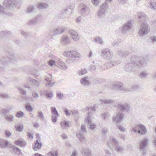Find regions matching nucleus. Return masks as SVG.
Returning <instances> with one entry per match:
<instances>
[{
    "instance_id": "nucleus-25",
    "label": "nucleus",
    "mask_w": 156,
    "mask_h": 156,
    "mask_svg": "<svg viewBox=\"0 0 156 156\" xmlns=\"http://www.w3.org/2000/svg\"><path fill=\"white\" fill-rule=\"evenodd\" d=\"M9 142L3 139L0 138V148H5L7 147Z\"/></svg>"
},
{
    "instance_id": "nucleus-21",
    "label": "nucleus",
    "mask_w": 156,
    "mask_h": 156,
    "mask_svg": "<svg viewBox=\"0 0 156 156\" xmlns=\"http://www.w3.org/2000/svg\"><path fill=\"white\" fill-rule=\"evenodd\" d=\"M73 11L72 8L67 7L64 9L62 13L65 17L67 18L70 16Z\"/></svg>"
},
{
    "instance_id": "nucleus-36",
    "label": "nucleus",
    "mask_w": 156,
    "mask_h": 156,
    "mask_svg": "<svg viewBox=\"0 0 156 156\" xmlns=\"http://www.w3.org/2000/svg\"><path fill=\"white\" fill-rule=\"evenodd\" d=\"M48 5L46 3L41 2L38 4V8L41 9H45L48 8Z\"/></svg>"
},
{
    "instance_id": "nucleus-10",
    "label": "nucleus",
    "mask_w": 156,
    "mask_h": 156,
    "mask_svg": "<svg viewBox=\"0 0 156 156\" xmlns=\"http://www.w3.org/2000/svg\"><path fill=\"white\" fill-rule=\"evenodd\" d=\"M124 115L121 112L117 111L115 114H114L112 117V120L118 123L123 119Z\"/></svg>"
},
{
    "instance_id": "nucleus-34",
    "label": "nucleus",
    "mask_w": 156,
    "mask_h": 156,
    "mask_svg": "<svg viewBox=\"0 0 156 156\" xmlns=\"http://www.w3.org/2000/svg\"><path fill=\"white\" fill-rule=\"evenodd\" d=\"M70 113L75 117L74 119L76 122H77L79 119V113L76 110H73L70 112Z\"/></svg>"
},
{
    "instance_id": "nucleus-13",
    "label": "nucleus",
    "mask_w": 156,
    "mask_h": 156,
    "mask_svg": "<svg viewBox=\"0 0 156 156\" xmlns=\"http://www.w3.org/2000/svg\"><path fill=\"white\" fill-rule=\"evenodd\" d=\"M132 23L131 21H129L125 24L121 28V32L125 34L127 31H129L132 26Z\"/></svg>"
},
{
    "instance_id": "nucleus-61",
    "label": "nucleus",
    "mask_w": 156,
    "mask_h": 156,
    "mask_svg": "<svg viewBox=\"0 0 156 156\" xmlns=\"http://www.w3.org/2000/svg\"><path fill=\"white\" fill-rule=\"evenodd\" d=\"M18 89L20 92V93L21 94H23V95L26 94V91L25 90H24L22 88L19 87L18 88Z\"/></svg>"
},
{
    "instance_id": "nucleus-22",
    "label": "nucleus",
    "mask_w": 156,
    "mask_h": 156,
    "mask_svg": "<svg viewBox=\"0 0 156 156\" xmlns=\"http://www.w3.org/2000/svg\"><path fill=\"white\" fill-rule=\"evenodd\" d=\"M100 101L102 102L104 104H110L113 107H116L115 105L116 102L114 100L111 99H102L100 100Z\"/></svg>"
},
{
    "instance_id": "nucleus-32",
    "label": "nucleus",
    "mask_w": 156,
    "mask_h": 156,
    "mask_svg": "<svg viewBox=\"0 0 156 156\" xmlns=\"http://www.w3.org/2000/svg\"><path fill=\"white\" fill-rule=\"evenodd\" d=\"M65 28L59 27L55 29L53 31V35L60 34L62 33L65 30Z\"/></svg>"
},
{
    "instance_id": "nucleus-63",
    "label": "nucleus",
    "mask_w": 156,
    "mask_h": 156,
    "mask_svg": "<svg viewBox=\"0 0 156 156\" xmlns=\"http://www.w3.org/2000/svg\"><path fill=\"white\" fill-rule=\"evenodd\" d=\"M76 22L78 23H82V21L81 20V16H80L76 18Z\"/></svg>"
},
{
    "instance_id": "nucleus-50",
    "label": "nucleus",
    "mask_w": 156,
    "mask_h": 156,
    "mask_svg": "<svg viewBox=\"0 0 156 156\" xmlns=\"http://www.w3.org/2000/svg\"><path fill=\"white\" fill-rule=\"evenodd\" d=\"M34 7L32 5L28 6L27 9V13H30L34 10Z\"/></svg>"
},
{
    "instance_id": "nucleus-26",
    "label": "nucleus",
    "mask_w": 156,
    "mask_h": 156,
    "mask_svg": "<svg viewBox=\"0 0 156 156\" xmlns=\"http://www.w3.org/2000/svg\"><path fill=\"white\" fill-rule=\"evenodd\" d=\"M72 39L75 41H77L79 40L80 37L78 33L76 31L71 30L70 32Z\"/></svg>"
},
{
    "instance_id": "nucleus-40",
    "label": "nucleus",
    "mask_w": 156,
    "mask_h": 156,
    "mask_svg": "<svg viewBox=\"0 0 156 156\" xmlns=\"http://www.w3.org/2000/svg\"><path fill=\"white\" fill-rule=\"evenodd\" d=\"M87 69L83 68L78 70L77 72V73L79 76H81L86 74L87 73Z\"/></svg>"
},
{
    "instance_id": "nucleus-28",
    "label": "nucleus",
    "mask_w": 156,
    "mask_h": 156,
    "mask_svg": "<svg viewBox=\"0 0 156 156\" xmlns=\"http://www.w3.org/2000/svg\"><path fill=\"white\" fill-rule=\"evenodd\" d=\"M15 144L17 145H20L22 147H24L26 145V142L23 139H19L14 142Z\"/></svg>"
},
{
    "instance_id": "nucleus-41",
    "label": "nucleus",
    "mask_w": 156,
    "mask_h": 156,
    "mask_svg": "<svg viewBox=\"0 0 156 156\" xmlns=\"http://www.w3.org/2000/svg\"><path fill=\"white\" fill-rule=\"evenodd\" d=\"M5 117L6 120L8 122H11L13 120L14 116L12 115H5Z\"/></svg>"
},
{
    "instance_id": "nucleus-19",
    "label": "nucleus",
    "mask_w": 156,
    "mask_h": 156,
    "mask_svg": "<svg viewBox=\"0 0 156 156\" xmlns=\"http://www.w3.org/2000/svg\"><path fill=\"white\" fill-rule=\"evenodd\" d=\"M27 81L30 82V84L34 87H37L39 86L40 84V82L31 78H28Z\"/></svg>"
},
{
    "instance_id": "nucleus-15",
    "label": "nucleus",
    "mask_w": 156,
    "mask_h": 156,
    "mask_svg": "<svg viewBox=\"0 0 156 156\" xmlns=\"http://www.w3.org/2000/svg\"><path fill=\"white\" fill-rule=\"evenodd\" d=\"M119 110L122 111H128L129 108L130 106L128 104L126 103L124 105L119 104L116 106Z\"/></svg>"
},
{
    "instance_id": "nucleus-64",
    "label": "nucleus",
    "mask_w": 156,
    "mask_h": 156,
    "mask_svg": "<svg viewBox=\"0 0 156 156\" xmlns=\"http://www.w3.org/2000/svg\"><path fill=\"white\" fill-rule=\"evenodd\" d=\"M46 96L49 98H52L53 97V94L52 93H48L46 94Z\"/></svg>"
},
{
    "instance_id": "nucleus-17",
    "label": "nucleus",
    "mask_w": 156,
    "mask_h": 156,
    "mask_svg": "<svg viewBox=\"0 0 156 156\" xmlns=\"http://www.w3.org/2000/svg\"><path fill=\"white\" fill-rule=\"evenodd\" d=\"M149 139L146 137L142 139L140 143V151L145 149L148 144Z\"/></svg>"
},
{
    "instance_id": "nucleus-27",
    "label": "nucleus",
    "mask_w": 156,
    "mask_h": 156,
    "mask_svg": "<svg viewBox=\"0 0 156 156\" xmlns=\"http://www.w3.org/2000/svg\"><path fill=\"white\" fill-rule=\"evenodd\" d=\"M60 125L62 129H68L71 126V125L69 124V122L66 120L62 121L60 123Z\"/></svg>"
},
{
    "instance_id": "nucleus-24",
    "label": "nucleus",
    "mask_w": 156,
    "mask_h": 156,
    "mask_svg": "<svg viewBox=\"0 0 156 156\" xmlns=\"http://www.w3.org/2000/svg\"><path fill=\"white\" fill-rule=\"evenodd\" d=\"M61 43L62 44L64 45L69 44L70 43V39L68 36H63L62 37Z\"/></svg>"
},
{
    "instance_id": "nucleus-7",
    "label": "nucleus",
    "mask_w": 156,
    "mask_h": 156,
    "mask_svg": "<svg viewBox=\"0 0 156 156\" xmlns=\"http://www.w3.org/2000/svg\"><path fill=\"white\" fill-rule=\"evenodd\" d=\"M108 6V5L107 2L103 3L100 6L99 10L97 12V15L99 18L101 19L104 17Z\"/></svg>"
},
{
    "instance_id": "nucleus-14",
    "label": "nucleus",
    "mask_w": 156,
    "mask_h": 156,
    "mask_svg": "<svg viewBox=\"0 0 156 156\" xmlns=\"http://www.w3.org/2000/svg\"><path fill=\"white\" fill-rule=\"evenodd\" d=\"M138 21L140 23L146 22L147 16L146 14L141 12H138L137 14Z\"/></svg>"
},
{
    "instance_id": "nucleus-46",
    "label": "nucleus",
    "mask_w": 156,
    "mask_h": 156,
    "mask_svg": "<svg viewBox=\"0 0 156 156\" xmlns=\"http://www.w3.org/2000/svg\"><path fill=\"white\" fill-rule=\"evenodd\" d=\"M51 110L52 115H59V114L55 107H51Z\"/></svg>"
},
{
    "instance_id": "nucleus-60",
    "label": "nucleus",
    "mask_w": 156,
    "mask_h": 156,
    "mask_svg": "<svg viewBox=\"0 0 156 156\" xmlns=\"http://www.w3.org/2000/svg\"><path fill=\"white\" fill-rule=\"evenodd\" d=\"M58 116L57 115H52L51 120L53 122H55L57 121V117Z\"/></svg>"
},
{
    "instance_id": "nucleus-5",
    "label": "nucleus",
    "mask_w": 156,
    "mask_h": 156,
    "mask_svg": "<svg viewBox=\"0 0 156 156\" xmlns=\"http://www.w3.org/2000/svg\"><path fill=\"white\" fill-rule=\"evenodd\" d=\"M107 144L109 147H111L113 145H114L115 151L119 153H121L124 151L123 147L119 144V142L114 137H113L110 140H108Z\"/></svg>"
},
{
    "instance_id": "nucleus-35",
    "label": "nucleus",
    "mask_w": 156,
    "mask_h": 156,
    "mask_svg": "<svg viewBox=\"0 0 156 156\" xmlns=\"http://www.w3.org/2000/svg\"><path fill=\"white\" fill-rule=\"evenodd\" d=\"M11 149L13 152L15 153L16 155H20L21 153V150L17 147L13 146L11 147Z\"/></svg>"
},
{
    "instance_id": "nucleus-59",
    "label": "nucleus",
    "mask_w": 156,
    "mask_h": 156,
    "mask_svg": "<svg viewBox=\"0 0 156 156\" xmlns=\"http://www.w3.org/2000/svg\"><path fill=\"white\" fill-rule=\"evenodd\" d=\"M63 97V95L61 93L58 92L57 94V97L59 99H62Z\"/></svg>"
},
{
    "instance_id": "nucleus-16",
    "label": "nucleus",
    "mask_w": 156,
    "mask_h": 156,
    "mask_svg": "<svg viewBox=\"0 0 156 156\" xmlns=\"http://www.w3.org/2000/svg\"><path fill=\"white\" fill-rule=\"evenodd\" d=\"M90 113L89 112L87 116L85 119V122L90 125V129L91 130H93L96 128V126L95 124L91 123V119L90 115Z\"/></svg>"
},
{
    "instance_id": "nucleus-39",
    "label": "nucleus",
    "mask_w": 156,
    "mask_h": 156,
    "mask_svg": "<svg viewBox=\"0 0 156 156\" xmlns=\"http://www.w3.org/2000/svg\"><path fill=\"white\" fill-rule=\"evenodd\" d=\"M9 112V110L4 108H2L0 110V119L1 118V115H5Z\"/></svg>"
},
{
    "instance_id": "nucleus-62",
    "label": "nucleus",
    "mask_w": 156,
    "mask_h": 156,
    "mask_svg": "<svg viewBox=\"0 0 156 156\" xmlns=\"http://www.w3.org/2000/svg\"><path fill=\"white\" fill-rule=\"evenodd\" d=\"M117 128L122 131L124 132L125 131V128L120 125H118Z\"/></svg>"
},
{
    "instance_id": "nucleus-37",
    "label": "nucleus",
    "mask_w": 156,
    "mask_h": 156,
    "mask_svg": "<svg viewBox=\"0 0 156 156\" xmlns=\"http://www.w3.org/2000/svg\"><path fill=\"white\" fill-rule=\"evenodd\" d=\"M94 41L96 43L100 44L101 45L102 44L104 43L102 38L99 36L95 38Z\"/></svg>"
},
{
    "instance_id": "nucleus-23",
    "label": "nucleus",
    "mask_w": 156,
    "mask_h": 156,
    "mask_svg": "<svg viewBox=\"0 0 156 156\" xmlns=\"http://www.w3.org/2000/svg\"><path fill=\"white\" fill-rule=\"evenodd\" d=\"M80 83L82 85L85 86H87L90 84V83L89 80V78L85 76L82 78L80 81Z\"/></svg>"
},
{
    "instance_id": "nucleus-58",
    "label": "nucleus",
    "mask_w": 156,
    "mask_h": 156,
    "mask_svg": "<svg viewBox=\"0 0 156 156\" xmlns=\"http://www.w3.org/2000/svg\"><path fill=\"white\" fill-rule=\"evenodd\" d=\"M37 73V71L36 69H33L31 70L30 71V73L32 75H34L35 77L36 78V76L37 75H36V74Z\"/></svg>"
},
{
    "instance_id": "nucleus-8",
    "label": "nucleus",
    "mask_w": 156,
    "mask_h": 156,
    "mask_svg": "<svg viewBox=\"0 0 156 156\" xmlns=\"http://www.w3.org/2000/svg\"><path fill=\"white\" fill-rule=\"evenodd\" d=\"M64 55L67 58H79L80 57L79 53L75 51H65Z\"/></svg>"
},
{
    "instance_id": "nucleus-56",
    "label": "nucleus",
    "mask_w": 156,
    "mask_h": 156,
    "mask_svg": "<svg viewBox=\"0 0 156 156\" xmlns=\"http://www.w3.org/2000/svg\"><path fill=\"white\" fill-rule=\"evenodd\" d=\"M48 64L51 66H53L54 65L57 66L56 62L53 60H51L48 62Z\"/></svg>"
},
{
    "instance_id": "nucleus-57",
    "label": "nucleus",
    "mask_w": 156,
    "mask_h": 156,
    "mask_svg": "<svg viewBox=\"0 0 156 156\" xmlns=\"http://www.w3.org/2000/svg\"><path fill=\"white\" fill-rule=\"evenodd\" d=\"M4 133L6 136L7 137H9L11 135V132L9 131L8 130H5V131Z\"/></svg>"
},
{
    "instance_id": "nucleus-2",
    "label": "nucleus",
    "mask_w": 156,
    "mask_h": 156,
    "mask_svg": "<svg viewBox=\"0 0 156 156\" xmlns=\"http://www.w3.org/2000/svg\"><path fill=\"white\" fill-rule=\"evenodd\" d=\"M101 55L103 58L109 61L104 64V66L106 67H103L101 65L98 66V68L99 69L105 70L117 66L120 63V61L118 60L114 61L111 60L113 55L112 52L108 48L102 49L101 50Z\"/></svg>"
},
{
    "instance_id": "nucleus-51",
    "label": "nucleus",
    "mask_w": 156,
    "mask_h": 156,
    "mask_svg": "<svg viewBox=\"0 0 156 156\" xmlns=\"http://www.w3.org/2000/svg\"><path fill=\"white\" fill-rule=\"evenodd\" d=\"M24 115V113L22 111H20L16 113V116L17 118H21Z\"/></svg>"
},
{
    "instance_id": "nucleus-43",
    "label": "nucleus",
    "mask_w": 156,
    "mask_h": 156,
    "mask_svg": "<svg viewBox=\"0 0 156 156\" xmlns=\"http://www.w3.org/2000/svg\"><path fill=\"white\" fill-rule=\"evenodd\" d=\"M42 146V143H38L37 144L35 143L34 147H33L34 150L37 151L40 149Z\"/></svg>"
},
{
    "instance_id": "nucleus-33",
    "label": "nucleus",
    "mask_w": 156,
    "mask_h": 156,
    "mask_svg": "<svg viewBox=\"0 0 156 156\" xmlns=\"http://www.w3.org/2000/svg\"><path fill=\"white\" fill-rule=\"evenodd\" d=\"M150 0L151 2L148 4V6L152 9H156V0Z\"/></svg>"
},
{
    "instance_id": "nucleus-52",
    "label": "nucleus",
    "mask_w": 156,
    "mask_h": 156,
    "mask_svg": "<svg viewBox=\"0 0 156 156\" xmlns=\"http://www.w3.org/2000/svg\"><path fill=\"white\" fill-rule=\"evenodd\" d=\"M38 115L37 116L42 120H44V117L43 114V113L41 112L40 111L38 112L37 113Z\"/></svg>"
},
{
    "instance_id": "nucleus-54",
    "label": "nucleus",
    "mask_w": 156,
    "mask_h": 156,
    "mask_svg": "<svg viewBox=\"0 0 156 156\" xmlns=\"http://www.w3.org/2000/svg\"><path fill=\"white\" fill-rule=\"evenodd\" d=\"M109 115V114L108 112H105L101 115V116L104 119H105L106 117H108Z\"/></svg>"
},
{
    "instance_id": "nucleus-49",
    "label": "nucleus",
    "mask_w": 156,
    "mask_h": 156,
    "mask_svg": "<svg viewBox=\"0 0 156 156\" xmlns=\"http://www.w3.org/2000/svg\"><path fill=\"white\" fill-rule=\"evenodd\" d=\"M148 76V73L146 71H143L141 72L140 74V76L141 78H145Z\"/></svg>"
},
{
    "instance_id": "nucleus-12",
    "label": "nucleus",
    "mask_w": 156,
    "mask_h": 156,
    "mask_svg": "<svg viewBox=\"0 0 156 156\" xmlns=\"http://www.w3.org/2000/svg\"><path fill=\"white\" fill-rule=\"evenodd\" d=\"M79 8L80 13L82 15L88 12L90 10L89 7L83 3H81L79 5Z\"/></svg>"
},
{
    "instance_id": "nucleus-44",
    "label": "nucleus",
    "mask_w": 156,
    "mask_h": 156,
    "mask_svg": "<svg viewBox=\"0 0 156 156\" xmlns=\"http://www.w3.org/2000/svg\"><path fill=\"white\" fill-rule=\"evenodd\" d=\"M58 66L61 69L63 70H66L67 69V66L65 63L62 62L61 64H59V65Z\"/></svg>"
},
{
    "instance_id": "nucleus-1",
    "label": "nucleus",
    "mask_w": 156,
    "mask_h": 156,
    "mask_svg": "<svg viewBox=\"0 0 156 156\" xmlns=\"http://www.w3.org/2000/svg\"><path fill=\"white\" fill-rule=\"evenodd\" d=\"M130 62L126 64L124 67V70L127 72H133L137 71L139 69L146 67L149 59L147 56L139 57L136 55L133 56L131 58Z\"/></svg>"
},
{
    "instance_id": "nucleus-55",
    "label": "nucleus",
    "mask_w": 156,
    "mask_h": 156,
    "mask_svg": "<svg viewBox=\"0 0 156 156\" xmlns=\"http://www.w3.org/2000/svg\"><path fill=\"white\" fill-rule=\"evenodd\" d=\"M5 13V8L2 5H0V14H3Z\"/></svg>"
},
{
    "instance_id": "nucleus-42",
    "label": "nucleus",
    "mask_w": 156,
    "mask_h": 156,
    "mask_svg": "<svg viewBox=\"0 0 156 156\" xmlns=\"http://www.w3.org/2000/svg\"><path fill=\"white\" fill-rule=\"evenodd\" d=\"M46 156H58V152L56 151H50L46 154Z\"/></svg>"
},
{
    "instance_id": "nucleus-48",
    "label": "nucleus",
    "mask_w": 156,
    "mask_h": 156,
    "mask_svg": "<svg viewBox=\"0 0 156 156\" xmlns=\"http://www.w3.org/2000/svg\"><path fill=\"white\" fill-rule=\"evenodd\" d=\"M32 96L33 97V98L32 99L33 100L34 99L35 100H37L39 97L38 94L35 91L32 92Z\"/></svg>"
},
{
    "instance_id": "nucleus-47",
    "label": "nucleus",
    "mask_w": 156,
    "mask_h": 156,
    "mask_svg": "<svg viewBox=\"0 0 156 156\" xmlns=\"http://www.w3.org/2000/svg\"><path fill=\"white\" fill-rule=\"evenodd\" d=\"M0 97L5 99L8 98L10 96L7 94L5 93H0Z\"/></svg>"
},
{
    "instance_id": "nucleus-4",
    "label": "nucleus",
    "mask_w": 156,
    "mask_h": 156,
    "mask_svg": "<svg viewBox=\"0 0 156 156\" xmlns=\"http://www.w3.org/2000/svg\"><path fill=\"white\" fill-rule=\"evenodd\" d=\"M18 57L17 55L11 54L9 56L5 57L2 56L0 59V63L4 66L7 65L10 62L14 63L18 60Z\"/></svg>"
},
{
    "instance_id": "nucleus-30",
    "label": "nucleus",
    "mask_w": 156,
    "mask_h": 156,
    "mask_svg": "<svg viewBox=\"0 0 156 156\" xmlns=\"http://www.w3.org/2000/svg\"><path fill=\"white\" fill-rule=\"evenodd\" d=\"M41 17V15H38L36 18H34L28 21V23L29 25H34L37 23L38 21Z\"/></svg>"
},
{
    "instance_id": "nucleus-3",
    "label": "nucleus",
    "mask_w": 156,
    "mask_h": 156,
    "mask_svg": "<svg viewBox=\"0 0 156 156\" xmlns=\"http://www.w3.org/2000/svg\"><path fill=\"white\" fill-rule=\"evenodd\" d=\"M131 132L134 131L135 133L137 132L140 135H146L147 133V129L144 125L141 123L134 125L131 127Z\"/></svg>"
},
{
    "instance_id": "nucleus-11",
    "label": "nucleus",
    "mask_w": 156,
    "mask_h": 156,
    "mask_svg": "<svg viewBox=\"0 0 156 156\" xmlns=\"http://www.w3.org/2000/svg\"><path fill=\"white\" fill-rule=\"evenodd\" d=\"M3 4L4 6L7 8H11L18 5L19 2L16 0H5Z\"/></svg>"
},
{
    "instance_id": "nucleus-31",
    "label": "nucleus",
    "mask_w": 156,
    "mask_h": 156,
    "mask_svg": "<svg viewBox=\"0 0 156 156\" xmlns=\"http://www.w3.org/2000/svg\"><path fill=\"white\" fill-rule=\"evenodd\" d=\"M84 156H91V150L89 148L83 149L81 151Z\"/></svg>"
},
{
    "instance_id": "nucleus-38",
    "label": "nucleus",
    "mask_w": 156,
    "mask_h": 156,
    "mask_svg": "<svg viewBox=\"0 0 156 156\" xmlns=\"http://www.w3.org/2000/svg\"><path fill=\"white\" fill-rule=\"evenodd\" d=\"M138 87L137 85H133L130 88H126L124 89L125 92H131L136 89Z\"/></svg>"
},
{
    "instance_id": "nucleus-9",
    "label": "nucleus",
    "mask_w": 156,
    "mask_h": 156,
    "mask_svg": "<svg viewBox=\"0 0 156 156\" xmlns=\"http://www.w3.org/2000/svg\"><path fill=\"white\" fill-rule=\"evenodd\" d=\"M86 132V129L85 125L84 124H82L78 133L76 134L77 136L82 142L83 143L84 141V133H85Z\"/></svg>"
},
{
    "instance_id": "nucleus-20",
    "label": "nucleus",
    "mask_w": 156,
    "mask_h": 156,
    "mask_svg": "<svg viewBox=\"0 0 156 156\" xmlns=\"http://www.w3.org/2000/svg\"><path fill=\"white\" fill-rule=\"evenodd\" d=\"M114 88L115 89L118 90H119L125 92L124 89L126 88H124L123 87V84L121 82H117L114 84Z\"/></svg>"
},
{
    "instance_id": "nucleus-29",
    "label": "nucleus",
    "mask_w": 156,
    "mask_h": 156,
    "mask_svg": "<svg viewBox=\"0 0 156 156\" xmlns=\"http://www.w3.org/2000/svg\"><path fill=\"white\" fill-rule=\"evenodd\" d=\"M117 52L118 54L120 56L123 57H126L130 53V52L129 51H125L122 50H120L118 51Z\"/></svg>"
},
{
    "instance_id": "nucleus-6",
    "label": "nucleus",
    "mask_w": 156,
    "mask_h": 156,
    "mask_svg": "<svg viewBox=\"0 0 156 156\" xmlns=\"http://www.w3.org/2000/svg\"><path fill=\"white\" fill-rule=\"evenodd\" d=\"M150 27L146 22L140 23L138 31V34L141 36L147 34L150 31Z\"/></svg>"
},
{
    "instance_id": "nucleus-18",
    "label": "nucleus",
    "mask_w": 156,
    "mask_h": 156,
    "mask_svg": "<svg viewBox=\"0 0 156 156\" xmlns=\"http://www.w3.org/2000/svg\"><path fill=\"white\" fill-rule=\"evenodd\" d=\"M51 74H49L48 76H46L44 80L46 81V85L48 87H50L53 86L55 83L51 81Z\"/></svg>"
},
{
    "instance_id": "nucleus-53",
    "label": "nucleus",
    "mask_w": 156,
    "mask_h": 156,
    "mask_svg": "<svg viewBox=\"0 0 156 156\" xmlns=\"http://www.w3.org/2000/svg\"><path fill=\"white\" fill-rule=\"evenodd\" d=\"M26 108L27 110H28L29 112H31L33 111L32 108L30 105V104L29 103L26 105Z\"/></svg>"
},
{
    "instance_id": "nucleus-45",
    "label": "nucleus",
    "mask_w": 156,
    "mask_h": 156,
    "mask_svg": "<svg viewBox=\"0 0 156 156\" xmlns=\"http://www.w3.org/2000/svg\"><path fill=\"white\" fill-rule=\"evenodd\" d=\"M15 128L16 131L19 132H21L22 131L23 126L22 125H17L15 126Z\"/></svg>"
}]
</instances>
